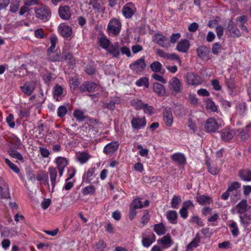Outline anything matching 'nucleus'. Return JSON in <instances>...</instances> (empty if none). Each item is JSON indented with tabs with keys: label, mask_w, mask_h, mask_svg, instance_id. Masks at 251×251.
<instances>
[{
	"label": "nucleus",
	"mask_w": 251,
	"mask_h": 251,
	"mask_svg": "<svg viewBox=\"0 0 251 251\" xmlns=\"http://www.w3.org/2000/svg\"><path fill=\"white\" fill-rule=\"evenodd\" d=\"M10 144L12 145L13 149H21L22 143L21 140L16 136L14 135L11 138Z\"/></svg>",
	"instance_id": "obj_30"
},
{
	"label": "nucleus",
	"mask_w": 251,
	"mask_h": 251,
	"mask_svg": "<svg viewBox=\"0 0 251 251\" xmlns=\"http://www.w3.org/2000/svg\"><path fill=\"white\" fill-rule=\"evenodd\" d=\"M61 58L60 52L57 51L48 50V59L51 61H59Z\"/></svg>",
	"instance_id": "obj_29"
},
{
	"label": "nucleus",
	"mask_w": 251,
	"mask_h": 251,
	"mask_svg": "<svg viewBox=\"0 0 251 251\" xmlns=\"http://www.w3.org/2000/svg\"><path fill=\"white\" fill-rule=\"evenodd\" d=\"M153 241L149 237H146L142 240L143 245L145 247H149L152 243Z\"/></svg>",
	"instance_id": "obj_59"
},
{
	"label": "nucleus",
	"mask_w": 251,
	"mask_h": 251,
	"mask_svg": "<svg viewBox=\"0 0 251 251\" xmlns=\"http://www.w3.org/2000/svg\"><path fill=\"white\" fill-rule=\"evenodd\" d=\"M153 41L163 47H168L170 45L168 39L160 34L155 35Z\"/></svg>",
	"instance_id": "obj_11"
},
{
	"label": "nucleus",
	"mask_w": 251,
	"mask_h": 251,
	"mask_svg": "<svg viewBox=\"0 0 251 251\" xmlns=\"http://www.w3.org/2000/svg\"><path fill=\"white\" fill-rule=\"evenodd\" d=\"M199 25L197 23H193L188 27V30L190 32H195L198 29Z\"/></svg>",
	"instance_id": "obj_62"
},
{
	"label": "nucleus",
	"mask_w": 251,
	"mask_h": 251,
	"mask_svg": "<svg viewBox=\"0 0 251 251\" xmlns=\"http://www.w3.org/2000/svg\"><path fill=\"white\" fill-rule=\"evenodd\" d=\"M58 41V39L56 36H52L50 38V42L51 44L50 47L48 50H52L54 49L56 44Z\"/></svg>",
	"instance_id": "obj_53"
},
{
	"label": "nucleus",
	"mask_w": 251,
	"mask_h": 251,
	"mask_svg": "<svg viewBox=\"0 0 251 251\" xmlns=\"http://www.w3.org/2000/svg\"><path fill=\"white\" fill-rule=\"evenodd\" d=\"M106 244L103 241H100L96 244L97 251H103L105 248Z\"/></svg>",
	"instance_id": "obj_57"
},
{
	"label": "nucleus",
	"mask_w": 251,
	"mask_h": 251,
	"mask_svg": "<svg viewBox=\"0 0 251 251\" xmlns=\"http://www.w3.org/2000/svg\"><path fill=\"white\" fill-rule=\"evenodd\" d=\"M100 45L102 48L107 50L110 44V41L105 37H101L99 40Z\"/></svg>",
	"instance_id": "obj_41"
},
{
	"label": "nucleus",
	"mask_w": 251,
	"mask_h": 251,
	"mask_svg": "<svg viewBox=\"0 0 251 251\" xmlns=\"http://www.w3.org/2000/svg\"><path fill=\"white\" fill-rule=\"evenodd\" d=\"M56 163L59 171V176H62L64 168L67 166L68 162L66 159L61 157H58L56 159Z\"/></svg>",
	"instance_id": "obj_12"
},
{
	"label": "nucleus",
	"mask_w": 251,
	"mask_h": 251,
	"mask_svg": "<svg viewBox=\"0 0 251 251\" xmlns=\"http://www.w3.org/2000/svg\"><path fill=\"white\" fill-rule=\"evenodd\" d=\"M90 156L86 152H81L77 156V160L81 163H84L90 158Z\"/></svg>",
	"instance_id": "obj_40"
},
{
	"label": "nucleus",
	"mask_w": 251,
	"mask_h": 251,
	"mask_svg": "<svg viewBox=\"0 0 251 251\" xmlns=\"http://www.w3.org/2000/svg\"><path fill=\"white\" fill-rule=\"evenodd\" d=\"M186 78L187 82L189 84L196 85L200 84L198 76L195 75L192 73H188L186 75Z\"/></svg>",
	"instance_id": "obj_22"
},
{
	"label": "nucleus",
	"mask_w": 251,
	"mask_h": 251,
	"mask_svg": "<svg viewBox=\"0 0 251 251\" xmlns=\"http://www.w3.org/2000/svg\"><path fill=\"white\" fill-rule=\"evenodd\" d=\"M218 247L220 249H228L231 248L230 243L229 241H225L218 244Z\"/></svg>",
	"instance_id": "obj_63"
},
{
	"label": "nucleus",
	"mask_w": 251,
	"mask_h": 251,
	"mask_svg": "<svg viewBox=\"0 0 251 251\" xmlns=\"http://www.w3.org/2000/svg\"><path fill=\"white\" fill-rule=\"evenodd\" d=\"M239 176L242 180L250 181L251 180V171L248 169L240 170L239 172Z\"/></svg>",
	"instance_id": "obj_25"
},
{
	"label": "nucleus",
	"mask_w": 251,
	"mask_h": 251,
	"mask_svg": "<svg viewBox=\"0 0 251 251\" xmlns=\"http://www.w3.org/2000/svg\"><path fill=\"white\" fill-rule=\"evenodd\" d=\"M121 27L122 25L120 21L117 19L113 18L108 24L107 31L109 33L117 35L119 33Z\"/></svg>",
	"instance_id": "obj_3"
},
{
	"label": "nucleus",
	"mask_w": 251,
	"mask_h": 251,
	"mask_svg": "<svg viewBox=\"0 0 251 251\" xmlns=\"http://www.w3.org/2000/svg\"><path fill=\"white\" fill-rule=\"evenodd\" d=\"M207 165L208 166V171L211 174L216 175L218 174L219 172V169L215 165H210L207 163Z\"/></svg>",
	"instance_id": "obj_49"
},
{
	"label": "nucleus",
	"mask_w": 251,
	"mask_h": 251,
	"mask_svg": "<svg viewBox=\"0 0 251 251\" xmlns=\"http://www.w3.org/2000/svg\"><path fill=\"white\" fill-rule=\"evenodd\" d=\"M74 116L77 119V120L79 121H82L85 119H88L87 116L84 115L82 111H74Z\"/></svg>",
	"instance_id": "obj_43"
},
{
	"label": "nucleus",
	"mask_w": 251,
	"mask_h": 251,
	"mask_svg": "<svg viewBox=\"0 0 251 251\" xmlns=\"http://www.w3.org/2000/svg\"><path fill=\"white\" fill-rule=\"evenodd\" d=\"M163 120L166 125L171 126L173 122V117L171 111H165L163 112Z\"/></svg>",
	"instance_id": "obj_24"
},
{
	"label": "nucleus",
	"mask_w": 251,
	"mask_h": 251,
	"mask_svg": "<svg viewBox=\"0 0 251 251\" xmlns=\"http://www.w3.org/2000/svg\"><path fill=\"white\" fill-rule=\"evenodd\" d=\"M205 128L209 132H215L218 129L216 121L214 118H209L204 125Z\"/></svg>",
	"instance_id": "obj_9"
},
{
	"label": "nucleus",
	"mask_w": 251,
	"mask_h": 251,
	"mask_svg": "<svg viewBox=\"0 0 251 251\" xmlns=\"http://www.w3.org/2000/svg\"><path fill=\"white\" fill-rule=\"evenodd\" d=\"M5 163L8 166V167L15 173L19 174L20 173V170L19 167L15 164L12 163L8 158L4 159Z\"/></svg>",
	"instance_id": "obj_37"
},
{
	"label": "nucleus",
	"mask_w": 251,
	"mask_h": 251,
	"mask_svg": "<svg viewBox=\"0 0 251 251\" xmlns=\"http://www.w3.org/2000/svg\"><path fill=\"white\" fill-rule=\"evenodd\" d=\"M130 6H133L132 3H128L123 8L122 13L126 18H130L135 13V9H133Z\"/></svg>",
	"instance_id": "obj_17"
},
{
	"label": "nucleus",
	"mask_w": 251,
	"mask_h": 251,
	"mask_svg": "<svg viewBox=\"0 0 251 251\" xmlns=\"http://www.w3.org/2000/svg\"><path fill=\"white\" fill-rule=\"evenodd\" d=\"M167 217L170 221L173 222L174 221L176 220L177 218V213L175 211H169L167 213Z\"/></svg>",
	"instance_id": "obj_46"
},
{
	"label": "nucleus",
	"mask_w": 251,
	"mask_h": 251,
	"mask_svg": "<svg viewBox=\"0 0 251 251\" xmlns=\"http://www.w3.org/2000/svg\"><path fill=\"white\" fill-rule=\"evenodd\" d=\"M68 171L69 177L66 179V181L72 178L75 175L76 172L75 169L74 167L69 168Z\"/></svg>",
	"instance_id": "obj_60"
},
{
	"label": "nucleus",
	"mask_w": 251,
	"mask_h": 251,
	"mask_svg": "<svg viewBox=\"0 0 251 251\" xmlns=\"http://www.w3.org/2000/svg\"><path fill=\"white\" fill-rule=\"evenodd\" d=\"M190 47L189 41L187 39L180 41L177 44L176 49L180 52H186Z\"/></svg>",
	"instance_id": "obj_20"
},
{
	"label": "nucleus",
	"mask_w": 251,
	"mask_h": 251,
	"mask_svg": "<svg viewBox=\"0 0 251 251\" xmlns=\"http://www.w3.org/2000/svg\"><path fill=\"white\" fill-rule=\"evenodd\" d=\"M130 205L134 208H141L143 207L142 201L137 199L134 200Z\"/></svg>",
	"instance_id": "obj_52"
},
{
	"label": "nucleus",
	"mask_w": 251,
	"mask_h": 251,
	"mask_svg": "<svg viewBox=\"0 0 251 251\" xmlns=\"http://www.w3.org/2000/svg\"><path fill=\"white\" fill-rule=\"evenodd\" d=\"M235 132L229 128H225L221 131V138L224 141H228L234 136Z\"/></svg>",
	"instance_id": "obj_14"
},
{
	"label": "nucleus",
	"mask_w": 251,
	"mask_h": 251,
	"mask_svg": "<svg viewBox=\"0 0 251 251\" xmlns=\"http://www.w3.org/2000/svg\"><path fill=\"white\" fill-rule=\"evenodd\" d=\"M196 199L197 201L201 205L209 204L212 201V199L210 197L199 194H197Z\"/></svg>",
	"instance_id": "obj_19"
},
{
	"label": "nucleus",
	"mask_w": 251,
	"mask_h": 251,
	"mask_svg": "<svg viewBox=\"0 0 251 251\" xmlns=\"http://www.w3.org/2000/svg\"><path fill=\"white\" fill-rule=\"evenodd\" d=\"M106 50L109 53L112 54L113 57H117L120 54L119 43H115L114 44H111Z\"/></svg>",
	"instance_id": "obj_18"
},
{
	"label": "nucleus",
	"mask_w": 251,
	"mask_h": 251,
	"mask_svg": "<svg viewBox=\"0 0 251 251\" xmlns=\"http://www.w3.org/2000/svg\"><path fill=\"white\" fill-rule=\"evenodd\" d=\"M154 230L158 235H163L166 232V229L162 224L155 225Z\"/></svg>",
	"instance_id": "obj_38"
},
{
	"label": "nucleus",
	"mask_w": 251,
	"mask_h": 251,
	"mask_svg": "<svg viewBox=\"0 0 251 251\" xmlns=\"http://www.w3.org/2000/svg\"><path fill=\"white\" fill-rule=\"evenodd\" d=\"M130 103L137 109L151 110L153 108L151 106H149L147 104L144 103L141 100H132Z\"/></svg>",
	"instance_id": "obj_13"
},
{
	"label": "nucleus",
	"mask_w": 251,
	"mask_h": 251,
	"mask_svg": "<svg viewBox=\"0 0 251 251\" xmlns=\"http://www.w3.org/2000/svg\"><path fill=\"white\" fill-rule=\"evenodd\" d=\"M181 202V197L179 196H174L171 201V206L174 208H177Z\"/></svg>",
	"instance_id": "obj_44"
},
{
	"label": "nucleus",
	"mask_w": 251,
	"mask_h": 251,
	"mask_svg": "<svg viewBox=\"0 0 251 251\" xmlns=\"http://www.w3.org/2000/svg\"><path fill=\"white\" fill-rule=\"evenodd\" d=\"M152 78H153L154 79H155L156 80H157L158 81H160L163 83H166V80L164 78V77L158 75V74H154L152 75Z\"/></svg>",
	"instance_id": "obj_61"
},
{
	"label": "nucleus",
	"mask_w": 251,
	"mask_h": 251,
	"mask_svg": "<svg viewBox=\"0 0 251 251\" xmlns=\"http://www.w3.org/2000/svg\"><path fill=\"white\" fill-rule=\"evenodd\" d=\"M146 66L144 59L140 58L129 65V68L136 74L142 72Z\"/></svg>",
	"instance_id": "obj_5"
},
{
	"label": "nucleus",
	"mask_w": 251,
	"mask_h": 251,
	"mask_svg": "<svg viewBox=\"0 0 251 251\" xmlns=\"http://www.w3.org/2000/svg\"><path fill=\"white\" fill-rule=\"evenodd\" d=\"M199 239L195 238L187 245V249H188V250H190L192 251L193 248H195L199 246Z\"/></svg>",
	"instance_id": "obj_45"
},
{
	"label": "nucleus",
	"mask_w": 251,
	"mask_h": 251,
	"mask_svg": "<svg viewBox=\"0 0 251 251\" xmlns=\"http://www.w3.org/2000/svg\"><path fill=\"white\" fill-rule=\"evenodd\" d=\"M198 57L202 60L208 61L210 59V48L204 46H200L197 49Z\"/></svg>",
	"instance_id": "obj_4"
},
{
	"label": "nucleus",
	"mask_w": 251,
	"mask_h": 251,
	"mask_svg": "<svg viewBox=\"0 0 251 251\" xmlns=\"http://www.w3.org/2000/svg\"><path fill=\"white\" fill-rule=\"evenodd\" d=\"M146 121L145 117L143 118H133L131 121V125L133 128L140 129L145 126Z\"/></svg>",
	"instance_id": "obj_15"
},
{
	"label": "nucleus",
	"mask_w": 251,
	"mask_h": 251,
	"mask_svg": "<svg viewBox=\"0 0 251 251\" xmlns=\"http://www.w3.org/2000/svg\"><path fill=\"white\" fill-rule=\"evenodd\" d=\"M160 242L163 245H169V246H170V244H171V242H172L170 235L169 234H167L166 236H164V237H163L161 238V239L160 240Z\"/></svg>",
	"instance_id": "obj_47"
},
{
	"label": "nucleus",
	"mask_w": 251,
	"mask_h": 251,
	"mask_svg": "<svg viewBox=\"0 0 251 251\" xmlns=\"http://www.w3.org/2000/svg\"><path fill=\"white\" fill-rule=\"evenodd\" d=\"M241 185L237 181L233 182L228 188V191L232 192L233 190H236L240 187Z\"/></svg>",
	"instance_id": "obj_54"
},
{
	"label": "nucleus",
	"mask_w": 251,
	"mask_h": 251,
	"mask_svg": "<svg viewBox=\"0 0 251 251\" xmlns=\"http://www.w3.org/2000/svg\"><path fill=\"white\" fill-rule=\"evenodd\" d=\"M161 64L158 61L153 62L150 65V68L151 71L155 73L160 72L161 71Z\"/></svg>",
	"instance_id": "obj_42"
},
{
	"label": "nucleus",
	"mask_w": 251,
	"mask_h": 251,
	"mask_svg": "<svg viewBox=\"0 0 251 251\" xmlns=\"http://www.w3.org/2000/svg\"><path fill=\"white\" fill-rule=\"evenodd\" d=\"M35 11L37 18L40 19H44L46 18L47 12L44 7L41 6L39 8H35Z\"/></svg>",
	"instance_id": "obj_34"
},
{
	"label": "nucleus",
	"mask_w": 251,
	"mask_h": 251,
	"mask_svg": "<svg viewBox=\"0 0 251 251\" xmlns=\"http://www.w3.org/2000/svg\"><path fill=\"white\" fill-rule=\"evenodd\" d=\"M95 190V187L92 185H90L85 187L82 190V193L84 195H88L91 193H93Z\"/></svg>",
	"instance_id": "obj_51"
},
{
	"label": "nucleus",
	"mask_w": 251,
	"mask_h": 251,
	"mask_svg": "<svg viewBox=\"0 0 251 251\" xmlns=\"http://www.w3.org/2000/svg\"><path fill=\"white\" fill-rule=\"evenodd\" d=\"M36 179L41 183H44L45 185L47 184V175L44 172L42 171H38L36 176Z\"/></svg>",
	"instance_id": "obj_32"
},
{
	"label": "nucleus",
	"mask_w": 251,
	"mask_h": 251,
	"mask_svg": "<svg viewBox=\"0 0 251 251\" xmlns=\"http://www.w3.org/2000/svg\"><path fill=\"white\" fill-rule=\"evenodd\" d=\"M229 227L232 228V229L231 230V232L232 234L234 236H237L239 234V229L238 227L236 226V224L234 222H232V223L229 225Z\"/></svg>",
	"instance_id": "obj_48"
},
{
	"label": "nucleus",
	"mask_w": 251,
	"mask_h": 251,
	"mask_svg": "<svg viewBox=\"0 0 251 251\" xmlns=\"http://www.w3.org/2000/svg\"><path fill=\"white\" fill-rule=\"evenodd\" d=\"M206 108L207 110H217L214 103L210 100H207L205 101Z\"/></svg>",
	"instance_id": "obj_50"
},
{
	"label": "nucleus",
	"mask_w": 251,
	"mask_h": 251,
	"mask_svg": "<svg viewBox=\"0 0 251 251\" xmlns=\"http://www.w3.org/2000/svg\"><path fill=\"white\" fill-rule=\"evenodd\" d=\"M63 94V88L62 87L58 84H56L53 89V95L55 98H56L57 100H59L58 97L62 96Z\"/></svg>",
	"instance_id": "obj_36"
},
{
	"label": "nucleus",
	"mask_w": 251,
	"mask_h": 251,
	"mask_svg": "<svg viewBox=\"0 0 251 251\" xmlns=\"http://www.w3.org/2000/svg\"><path fill=\"white\" fill-rule=\"evenodd\" d=\"M238 28L236 24L230 20L226 30V34L228 36L233 38H239L241 36H245L249 33V30L245 25H239Z\"/></svg>",
	"instance_id": "obj_1"
},
{
	"label": "nucleus",
	"mask_w": 251,
	"mask_h": 251,
	"mask_svg": "<svg viewBox=\"0 0 251 251\" xmlns=\"http://www.w3.org/2000/svg\"><path fill=\"white\" fill-rule=\"evenodd\" d=\"M60 34L64 37H70L72 34V29L66 25H60L58 28Z\"/></svg>",
	"instance_id": "obj_16"
},
{
	"label": "nucleus",
	"mask_w": 251,
	"mask_h": 251,
	"mask_svg": "<svg viewBox=\"0 0 251 251\" xmlns=\"http://www.w3.org/2000/svg\"><path fill=\"white\" fill-rule=\"evenodd\" d=\"M16 150V149H13L12 148H10L8 151L9 155L11 157L17 159L23 163L24 162V159L22 155Z\"/></svg>",
	"instance_id": "obj_26"
},
{
	"label": "nucleus",
	"mask_w": 251,
	"mask_h": 251,
	"mask_svg": "<svg viewBox=\"0 0 251 251\" xmlns=\"http://www.w3.org/2000/svg\"><path fill=\"white\" fill-rule=\"evenodd\" d=\"M119 145L118 142H111L104 147L103 151L106 154L113 153L118 149Z\"/></svg>",
	"instance_id": "obj_21"
},
{
	"label": "nucleus",
	"mask_w": 251,
	"mask_h": 251,
	"mask_svg": "<svg viewBox=\"0 0 251 251\" xmlns=\"http://www.w3.org/2000/svg\"><path fill=\"white\" fill-rule=\"evenodd\" d=\"M65 60L67 62L70 66L73 67L75 64V60L73 55L70 52L66 51L63 52Z\"/></svg>",
	"instance_id": "obj_28"
},
{
	"label": "nucleus",
	"mask_w": 251,
	"mask_h": 251,
	"mask_svg": "<svg viewBox=\"0 0 251 251\" xmlns=\"http://www.w3.org/2000/svg\"><path fill=\"white\" fill-rule=\"evenodd\" d=\"M170 89L176 93L180 91L181 84L179 80L176 77H173L169 82Z\"/></svg>",
	"instance_id": "obj_10"
},
{
	"label": "nucleus",
	"mask_w": 251,
	"mask_h": 251,
	"mask_svg": "<svg viewBox=\"0 0 251 251\" xmlns=\"http://www.w3.org/2000/svg\"><path fill=\"white\" fill-rule=\"evenodd\" d=\"M135 84L138 86H144L145 87L148 88L149 85V79L146 77H143L136 81Z\"/></svg>",
	"instance_id": "obj_39"
},
{
	"label": "nucleus",
	"mask_w": 251,
	"mask_h": 251,
	"mask_svg": "<svg viewBox=\"0 0 251 251\" xmlns=\"http://www.w3.org/2000/svg\"><path fill=\"white\" fill-rule=\"evenodd\" d=\"M237 132L238 133L239 137L243 141H247L251 137V133L246 131L245 128L239 129L237 130Z\"/></svg>",
	"instance_id": "obj_31"
},
{
	"label": "nucleus",
	"mask_w": 251,
	"mask_h": 251,
	"mask_svg": "<svg viewBox=\"0 0 251 251\" xmlns=\"http://www.w3.org/2000/svg\"><path fill=\"white\" fill-rule=\"evenodd\" d=\"M21 0H12L10 5V12L13 13L17 12L19 8Z\"/></svg>",
	"instance_id": "obj_33"
},
{
	"label": "nucleus",
	"mask_w": 251,
	"mask_h": 251,
	"mask_svg": "<svg viewBox=\"0 0 251 251\" xmlns=\"http://www.w3.org/2000/svg\"><path fill=\"white\" fill-rule=\"evenodd\" d=\"M99 87L97 84L92 82L85 81L79 87V90L83 93L87 91L89 93L94 92L95 89Z\"/></svg>",
	"instance_id": "obj_6"
},
{
	"label": "nucleus",
	"mask_w": 251,
	"mask_h": 251,
	"mask_svg": "<svg viewBox=\"0 0 251 251\" xmlns=\"http://www.w3.org/2000/svg\"><path fill=\"white\" fill-rule=\"evenodd\" d=\"M36 85L35 81H31L25 82L23 86L20 87V88L24 94L29 96L33 93Z\"/></svg>",
	"instance_id": "obj_7"
},
{
	"label": "nucleus",
	"mask_w": 251,
	"mask_h": 251,
	"mask_svg": "<svg viewBox=\"0 0 251 251\" xmlns=\"http://www.w3.org/2000/svg\"><path fill=\"white\" fill-rule=\"evenodd\" d=\"M248 207L247 201L246 200H242L236 206L237 212L239 215L240 221L244 226H248L249 224V223L245 220L243 215L246 213Z\"/></svg>",
	"instance_id": "obj_2"
},
{
	"label": "nucleus",
	"mask_w": 251,
	"mask_h": 251,
	"mask_svg": "<svg viewBox=\"0 0 251 251\" xmlns=\"http://www.w3.org/2000/svg\"><path fill=\"white\" fill-rule=\"evenodd\" d=\"M171 159L176 163L179 164H184L186 162L184 155L181 153H176L171 156Z\"/></svg>",
	"instance_id": "obj_23"
},
{
	"label": "nucleus",
	"mask_w": 251,
	"mask_h": 251,
	"mask_svg": "<svg viewBox=\"0 0 251 251\" xmlns=\"http://www.w3.org/2000/svg\"><path fill=\"white\" fill-rule=\"evenodd\" d=\"M244 218L251 220V206L248 207L246 213L244 214Z\"/></svg>",
	"instance_id": "obj_64"
},
{
	"label": "nucleus",
	"mask_w": 251,
	"mask_h": 251,
	"mask_svg": "<svg viewBox=\"0 0 251 251\" xmlns=\"http://www.w3.org/2000/svg\"><path fill=\"white\" fill-rule=\"evenodd\" d=\"M221 46L218 43H215L212 47V51L213 54H217L221 50Z\"/></svg>",
	"instance_id": "obj_55"
},
{
	"label": "nucleus",
	"mask_w": 251,
	"mask_h": 251,
	"mask_svg": "<svg viewBox=\"0 0 251 251\" xmlns=\"http://www.w3.org/2000/svg\"><path fill=\"white\" fill-rule=\"evenodd\" d=\"M153 89L154 92L159 96H163L165 93V89L163 85L157 82L153 83Z\"/></svg>",
	"instance_id": "obj_27"
},
{
	"label": "nucleus",
	"mask_w": 251,
	"mask_h": 251,
	"mask_svg": "<svg viewBox=\"0 0 251 251\" xmlns=\"http://www.w3.org/2000/svg\"><path fill=\"white\" fill-rule=\"evenodd\" d=\"M14 116L12 114H10L6 118V122L9 124V126L13 127L15 126V123L13 121Z\"/></svg>",
	"instance_id": "obj_58"
},
{
	"label": "nucleus",
	"mask_w": 251,
	"mask_h": 251,
	"mask_svg": "<svg viewBox=\"0 0 251 251\" xmlns=\"http://www.w3.org/2000/svg\"><path fill=\"white\" fill-rule=\"evenodd\" d=\"M50 175L51 185L52 186V188H53L55 186L56 182V177L57 176V171L56 169L50 168Z\"/></svg>",
	"instance_id": "obj_35"
},
{
	"label": "nucleus",
	"mask_w": 251,
	"mask_h": 251,
	"mask_svg": "<svg viewBox=\"0 0 251 251\" xmlns=\"http://www.w3.org/2000/svg\"><path fill=\"white\" fill-rule=\"evenodd\" d=\"M58 14L62 19L69 20L71 17L70 7L67 5L60 6L58 9Z\"/></svg>",
	"instance_id": "obj_8"
},
{
	"label": "nucleus",
	"mask_w": 251,
	"mask_h": 251,
	"mask_svg": "<svg viewBox=\"0 0 251 251\" xmlns=\"http://www.w3.org/2000/svg\"><path fill=\"white\" fill-rule=\"evenodd\" d=\"M149 214L148 210H145L144 214L141 218V222L144 225L149 221Z\"/></svg>",
	"instance_id": "obj_56"
}]
</instances>
